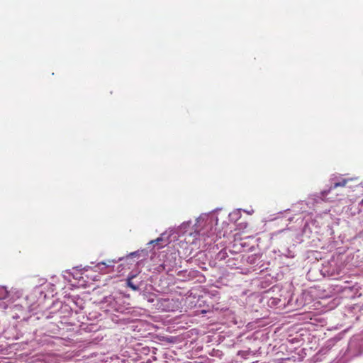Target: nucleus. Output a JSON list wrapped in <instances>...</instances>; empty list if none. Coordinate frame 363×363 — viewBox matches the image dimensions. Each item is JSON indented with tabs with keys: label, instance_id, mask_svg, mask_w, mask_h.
Wrapping results in <instances>:
<instances>
[{
	"label": "nucleus",
	"instance_id": "423d86ee",
	"mask_svg": "<svg viewBox=\"0 0 363 363\" xmlns=\"http://www.w3.org/2000/svg\"><path fill=\"white\" fill-rule=\"evenodd\" d=\"M4 297H5V296H3L0 297V299H1V298H4Z\"/></svg>",
	"mask_w": 363,
	"mask_h": 363
},
{
	"label": "nucleus",
	"instance_id": "f257e3e1",
	"mask_svg": "<svg viewBox=\"0 0 363 363\" xmlns=\"http://www.w3.org/2000/svg\"><path fill=\"white\" fill-rule=\"evenodd\" d=\"M351 180H352L351 179H341L340 181L334 182L329 187L328 190L327 191H324L323 194H327L328 193H330V191H332L333 190L337 189V187H344V186H346L347 182L349 181H351Z\"/></svg>",
	"mask_w": 363,
	"mask_h": 363
},
{
	"label": "nucleus",
	"instance_id": "f03ea898",
	"mask_svg": "<svg viewBox=\"0 0 363 363\" xmlns=\"http://www.w3.org/2000/svg\"><path fill=\"white\" fill-rule=\"evenodd\" d=\"M135 277V275H132V276H129L127 279V286L128 287H130L132 290L133 291H138L139 289V287L136 285H135L133 282H132V279Z\"/></svg>",
	"mask_w": 363,
	"mask_h": 363
},
{
	"label": "nucleus",
	"instance_id": "39448f33",
	"mask_svg": "<svg viewBox=\"0 0 363 363\" xmlns=\"http://www.w3.org/2000/svg\"><path fill=\"white\" fill-rule=\"evenodd\" d=\"M99 264H104V265H105L106 264L104 262H101V263H99Z\"/></svg>",
	"mask_w": 363,
	"mask_h": 363
},
{
	"label": "nucleus",
	"instance_id": "7ed1b4c3",
	"mask_svg": "<svg viewBox=\"0 0 363 363\" xmlns=\"http://www.w3.org/2000/svg\"><path fill=\"white\" fill-rule=\"evenodd\" d=\"M163 241V239L162 238H157V239L155 240H151L148 244L149 245H153L154 246H155L156 245H160V247H162L163 245H160V242Z\"/></svg>",
	"mask_w": 363,
	"mask_h": 363
},
{
	"label": "nucleus",
	"instance_id": "20e7f679",
	"mask_svg": "<svg viewBox=\"0 0 363 363\" xmlns=\"http://www.w3.org/2000/svg\"><path fill=\"white\" fill-rule=\"evenodd\" d=\"M139 255V252L138 251H135V252H131L130 254V257H136Z\"/></svg>",
	"mask_w": 363,
	"mask_h": 363
}]
</instances>
